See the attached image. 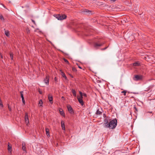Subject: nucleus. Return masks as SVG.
Instances as JSON below:
<instances>
[{"mask_svg":"<svg viewBox=\"0 0 155 155\" xmlns=\"http://www.w3.org/2000/svg\"><path fill=\"white\" fill-rule=\"evenodd\" d=\"M39 93L40 94H42V92L41 91H39Z\"/></svg>","mask_w":155,"mask_h":155,"instance_id":"39","label":"nucleus"},{"mask_svg":"<svg viewBox=\"0 0 155 155\" xmlns=\"http://www.w3.org/2000/svg\"><path fill=\"white\" fill-rule=\"evenodd\" d=\"M61 126L62 128V129L63 130H64L65 131V125H64V121L63 120H62L61 122Z\"/></svg>","mask_w":155,"mask_h":155,"instance_id":"10","label":"nucleus"},{"mask_svg":"<svg viewBox=\"0 0 155 155\" xmlns=\"http://www.w3.org/2000/svg\"><path fill=\"white\" fill-rule=\"evenodd\" d=\"M22 101L23 103L24 104H25V100H24V98L22 99Z\"/></svg>","mask_w":155,"mask_h":155,"instance_id":"29","label":"nucleus"},{"mask_svg":"<svg viewBox=\"0 0 155 155\" xmlns=\"http://www.w3.org/2000/svg\"><path fill=\"white\" fill-rule=\"evenodd\" d=\"M134 94H136V93H133Z\"/></svg>","mask_w":155,"mask_h":155,"instance_id":"45","label":"nucleus"},{"mask_svg":"<svg viewBox=\"0 0 155 155\" xmlns=\"http://www.w3.org/2000/svg\"><path fill=\"white\" fill-rule=\"evenodd\" d=\"M77 64L78 65V67L79 68L81 69H82V68H81V67H80V66H79V65H78V64H77Z\"/></svg>","mask_w":155,"mask_h":155,"instance_id":"36","label":"nucleus"},{"mask_svg":"<svg viewBox=\"0 0 155 155\" xmlns=\"http://www.w3.org/2000/svg\"><path fill=\"white\" fill-rule=\"evenodd\" d=\"M81 12L84 14L89 15L92 14L91 11L87 9H83L81 10Z\"/></svg>","mask_w":155,"mask_h":155,"instance_id":"4","label":"nucleus"},{"mask_svg":"<svg viewBox=\"0 0 155 155\" xmlns=\"http://www.w3.org/2000/svg\"><path fill=\"white\" fill-rule=\"evenodd\" d=\"M54 81H57V78L56 77L54 78Z\"/></svg>","mask_w":155,"mask_h":155,"instance_id":"37","label":"nucleus"},{"mask_svg":"<svg viewBox=\"0 0 155 155\" xmlns=\"http://www.w3.org/2000/svg\"><path fill=\"white\" fill-rule=\"evenodd\" d=\"M32 21L34 23H35V21L34 20H32Z\"/></svg>","mask_w":155,"mask_h":155,"instance_id":"41","label":"nucleus"},{"mask_svg":"<svg viewBox=\"0 0 155 155\" xmlns=\"http://www.w3.org/2000/svg\"><path fill=\"white\" fill-rule=\"evenodd\" d=\"M102 113V112L101 111H99V109L97 110L96 114L97 115H100Z\"/></svg>","mask_w":155,"mask_h":155,"instance_id":"17","label":"nucleus"},{"mask_svg":"<svg viewBox=\"0 0 155 155\" xmlns=\"http://www.w3.org/2000/svg\"><path fill=\"white\" fill-rule=\"evenodd\" d=\"M60 114L63 116L64 117L65 116V114L63 110L61 108H60L59 109Z\"/></svg>","mask_w":155,"mask_h":155,"instance_id":"9","label":"nucleus"},{"mask_svg":"<svg viewBox=\"0 0 155 155\" xmlns=\"http://www.w3.org/2000/svg\"><path fill=\"white\" fill-rule=\"evenodd\" d=\"M104 42H102L100 44L101 45V46H102L104 44Z\"/></svg>","mask_w":155,"mask_h":155,"instance_id":"38","label":"nucleus"},{"mask_svg":"<svg viewBox=\"0 0 155 155\" xmlns=\"http://www.w3.org/2000/svg\"><path fill=\"white\" fill-rule=\"evenodd\" d=\"M61 75H62V76L63 77H64L65 79L67 80V77L65 75L64 73V72H62V71H61Z\"/></svg>","mask_w":155,"mask_h":155,"instance_id":"14","label":"nucleus"},{"mask_svg":"<svg viewBox=\"0 0 155 155\" xmlns=\"http://www.w3.org/2000/svg\"><path fill=\"white\" fill-rule=\"evenodd\" d=\"M147 113H150L152 114L151 115V116H152L153 115V113L152 112V111L147 112Z\"/></svg>","mask_w":155,"mask_h":155,"instance_id":"35","label":"nucleus"},{"mask_svg":"<svg viewBox=\"0 0 155 155\" xmlns=\"http://www.w3.org/2000/svg\"><path fill=\"white\" fill-rule=\"evenodd\" d=\"M8 150L9 151L11 152L12 151V146H10L9 143H8Z\"/></svg>","mask_w":155,"mask_h":155,"instance_id":"19","label":"nucleus"},{"mask_svg":"<svg viewBox=\"0 0 155 155\" xmlns=\"http://www.w3.org/2000/svg\"><path fill=\"white\" fill-rule=\"evenodd\" d=\"M86 35L88 36V35Z\"/></svg>","mask_w":155,"mask_h":155,"instance_id":"44","label":"nucleus"},{"mask_svg":"<svg viewBox=\"0 0 155 155\" xmlns=\"http://www.w3.org/2000/svg\"><path fill=\"white\" fill-rule=\"evenodd\" d=\"M143 78V76L142 75H134L133 79L135 81H138L142 80Z\"/></svg>","mask_w":155,"mask_h":155,"instance_id":"3","label":"nucleus"},{"mask_svg":"<svg viewBox=\"0 0 155 155\" xmlns=\"http://www.w3.org/2000/svg\"><path fill=\"white\" fill-rule=\"evenodd\" d=\"M49 77L48 76H46L44 80L45 83L48 85L49 84Z\"/></svg>","mask_w":155,"mask_h":155,"instance_id":"7","label":"nucleus"},{"mask_svg":"<svg viewBox=\"0 0 155 155\" xmlns=\"http://www.w3.org/2000/svg\"><path fill=\"white\" fill-rule=\"evenodd\" d=\"M54 16L58 20H61L66 19L67 16L64 14H56L54 15Z\"/></svg>","mask_w":155,"mask_h":155,"instance_id":"2","label":"nucleus"},{"mask_svg":"<svg viewBox=\"0 0 155 155\" xmlns=\"http://www.w3.org/2000/svg\"><path fill=\"white\" fill-rule=\"evenodd\" d=\"M82 98H82L81 97H77L78 99L79 103L82 105H83L84 104V102L82 100Z\"/></svg>","mask_w":155,"mask_h":155,"instance_id":"8","label":"nucleus"},{"mask_svg":"<svg viewBox=\"0 0 155 155\" xmlns=\"http://www.w3.org/2000/svg\"><path fill=\"white\" fill-rule=\"evenodd\" d=\"M61 98H62V99H63V98H64V97L62 96V97Z\"/></svg>","mask_w":155,"mask_h":155,"instance_id":"43","label":"nucleus"},{"mask_svg":"<svg viewBox=\"0 0 155 155\" xmlns=\"http://www.w3.org/2000/svg\"><path fill=\"white\" fill-rule=\"evenodd\" d=\"M0 18L1 20H4V18L2 15H0Z\"/></svg>","mask_w":155,"mask_h":155,"instance_id":"31","label":"nucleus"},{"mask_svg":"<svg viewBox=\"0 0 155 155\" xmlns=\"http://www.w3.org/2000/svg\"><path fill=\"white\" fill-rule=\"evenodd\" d=\"M48 99L51 104H52L53 103L52 96L49 95L48 96Z\"/></svg>","mask_w":155,"mask_h":155,"instance_id":"11","label":"nucleus"},{"mask_svg":"<svg viewBox=\"0 0 155 155\" xmlns=\"http://www.w3.org/2000/svg\"><path fill=\"white\" fill-rule=\"evenodd\" d=\"M5 35L7 36V37H9L10 36V34H9V31L8 30L7 31H5Z\"/></svg>","mask_w":155,"mask_h":155,"instance_id":"15","label":"nucleus"},{"mask_svg":"<svg viewBox=\"0 0 155 155\" xmlns=\"http://www.w3.org/2000/svg\"><path fill=\"white\" fill-rule=\"evenodd\" d=\"M8 108L9 109V110L11 111L12 109H11V108L10 107L9 104L8 105Z\"/></svg>","mask_w":155,"mask_h":155,"instance_id":"33","label":"nucleus"},{"mask_svg":"<svg viewBox=\"0 0 155 155\" xmlns=\"http://www.w3.org/2000/svg\"><path fill=\"white\" fill-rule=\"evenodd\" d=\"M108 47H106L104 48H102L101 49V50H106L107 48H108Z\"/></svg>","mask_w":155,"mask_h":155,"instance_id":"32","label":"nucleus"},{"mask_svg":"<svg viewBox=\"0 0 155 155\" xmlns=\"http://www.w3.org/2000/svg\"><path fill=\"white\" fill-rule=\"evenodd\" d=\"M134 108L135 109V111H138L137 109V107H136V106L135 105H134Z\"/></svg>","mask_w":155,"mask_h":155,"instance_id":"28","label":"nucleus"},{"mask_svg":"<svg viewBox=\"0 0 155 155\" xmlns=\"http://www.w3.org/2000/svg\"><path fill=\"white\" fill-rule=\"evenodd\" d=\"M0 5H1V6H2L3 7L5 8H6V9H7L6 7L4 5L2 4H0Z\"/></svg>","mask_w":155,"mask_h":155,"instance_id":"30","label":"nucleus"},{"mask_svg":"<svg viewBox=\"0 0 155 155\" xmlns=\"http://www.w3.org/2000/svg\"><path fill=\"white\" fill-rule=\"evenodd\" d=\"M39 104L40 105V106H42V105L43 104V102L41 100L39 103Z\"/></svg>","mask_w":155,"mask_h":155,"instance_id":"22","label":"nucleus"},{"mask_svg":"<svg viewBox=\"0 0 155 155\" xmlns=\"http://www.w3.org/2000/svg\"><path fill=\"white\" fill-rule=\"evenodd\" d=\"M117 0H110V1H113V2H115V1H116Z\"/></svg>","mask_w":155,"mask_h":155,"instance_id":"42","label":"nucleus"},{"mask_svg":"<svg viewBox=\"0 0 155 155\" xmlns=\"http://www.w3.org/2000/svg\"><path fill=\"white\" fill-rule=\"evenodd\" d=\"M67 108L69 112L71 114H73L74 113V111L71 106L68 105L67 106Z\"/></svg>","mask_w":155,"mask_h":155,"instance_id":"5","label":"nucleus"},{"mask_svg":"<svg viewBox=\"0 0 155 155\" xmlns=\"http://www.w3.org/2000/svg\"><path fill=\"white\" fill-rule=\"evenodd\" d=\"M72 70L74 72H76L77 71V70L75 67H73L72 68Z\"/></svg>","mask_w":155,"mask_h":155,"instance_id":"25","label":"nucleus"},{"mask_svg":"<svg viewBox=\"0 0 155 155\" xmlns=\"http://www.w3.org/2000/svg\"><path fill=\"white\" fill-rule=\"evenodd\" d=\"M127 91L126 90H124L123 91H122L121 93H123L124 94V96H125L126 95V94L127 93Z\"/></svg>","mask_w":155,"mask_h":155,"instance_id":"23","label":"nucleus"},{"mask_svg":"<svg viewBox=\"0 0 155 155\" xmlns=\"http://www.w3.org/2000/svg\"><path fill=\"white\" fill-rule=\"evenodd\" d=\"M117 124V120L116 118L112 120L110 119L108 120L107 118H105L104 120L103 125L106 128H108L110 129L115 128Z\"/></svg>","mask_w":155,"mask_h":155,"instance_id":"1","label":"nucleus"},{"mask_svg":"<svg viewBox=\"0 0 155 155\" xmlns=\"http://www.w3.org/2000/svg\"><path fill=\"white\" fill-rule=\"evenodd\" d=\"M79 94H80V96H81V97H80L83 98L82 96H83V94H82V93L81 91H80L79 92Z\"/></svg>","mask_w":155,"mask_h":155,"instance_id":"27","label":"nucleus"},{"mask_svg":"<svg viewBox=\"0 0 155 155\" xmlns=\"http://www.w3.org/2000/svg\"><path fill=\"white\" fill-rule=\"evenodd\" d=\"M45 131L46 132V134L48 136H49V129L48 128H45Z\"/></svg>","mask_w":155,"mask_h":155,"instance_id":"18","label":"nucleus"},{"mask_svg":"<svg viewBox=\"0 0 155 155\" xmlns=\"http://www.w3.org/2000/svg\"><path fill=\"white\" fill-rule=\"evenodd\" d=\"M22 148L24 151H26V147L25 143H22Z\"/></svg>","mask_w":155,"mask_h":155,"instance_id":"12","label":"nucleus"},{"mask_svg":"<svg viewBox=\"0 0 155 155\" xmlns=\"http://www.w3.org/2000/svg\"><path fill=\"white\" fill-rule=\"evenodd\" d=\"M10 55L11 58V59L12 60H13V55L12 54V53H10Z\"/></svg>","mask_w":155,"mask_h":155,"instance_id":"26","label":"nucleus"},{"mask_svg":"<svg viewBox=\"0 0 155 155\" xmlns=\"http://www.w3.org/2000/svg\"><path fill=\"white\" fill-rule=\"evenodd\" d=\"M101 46V45L100 44H98L97 43H95L94 44V47L95 48H97L98 47Z\"/></svg>","mask_w":155,"mask_h":155,"instance_id":"13","label":"nucleus"},{"mask_svg":"<svg viewBox=\"0 0 155 155\" xmlns=\"http://www.w3.org/2000/svg\"><path fill=\"white\" fill-rule=\"evenodd\" d=\"M140 63L138 62H136L133 63L134 66H138L140 65Z\"/></svg>","mask_w":155,"mask_h":155,"instance_id":"20","label":"nucleus"},{"mask_svg":"<svg viewBox=\"0 0 155 155\" xmlns=\"http://www.w3.org/2000/svg\"><path fill=\"white\" fill-rule=\"evenodd\" d=\"M83 96L86 97H87V95L86 94H85L84 93H83Z\"/></svg>","mask_w":155,"mask_h":155,"instance_id":"34","label":"nucleus"},{"mask_svg":"<svg viewBox=\"0 0 155 155\" xmlns=\"http://www.w3.org/2000/svg\"><path fill=\"white\" fill-rule=\"evenodd\" d=\"M64 62H65L66 63H67V64H69V63L68 61L66 59H65V58H64Z\"/></svg>","mask_w":155,"mask_h":155,"instance_id":"24","label":"nucleus"},{"mask_svg":"<svg viewBox=\"0 0 155 155\" xmlns=\"http://www.w3.org/2000/svg\"><path fill=\"white\" fill-rule=\"evenodd\" d=\"M71 92L73 94V95L74 97H76V92L75 90L72 89L71 90Z\"/></svg>","mask_w":155,"mask_h":155,"instance_id":"16","label":"nucleus"},{"mask_svg":"<svg viewBox=\"0 0 155 155\" xmlns=\"http://www.w3.org/2000/svg\"><path fill=\"white\" fill-rule=\"evenodd\" d=\"M25 123L26 124H28L29 123V120L28 119V114L27 112L25 113Z\"/></svg>","mask_w":155,"mask_h":155,"instance_id":"6","label":"nucleus"},{"mask_svg":"<svg viewBox=\"0 0 155 155\" xmlns=\"http://www.w3.org/2000/svg\"><path fill=\"white\" fill-rule=\"evenodd\" d=\"M21 96L22 99L24 98V97L23 94V92L22 91L20 92Z\"/></svg>","mask_w":155,"mask_h":155,"instance_id":"21","label":"nucleus"},{"mask_svg":"<svg viewBox=\"0 0 155 155\" xmlns=\"http://www.w3.org/2000/svg\"><path fill=\"white\" fill-rule=\"evenodd\" d=\"M69 75H70V76L71 78H73V76L72 75H71V74H69Z\"/></svg>","mask_w":155,"mask_h":155,"instance_id":"40","label":"nucleus"}]
</instances>
